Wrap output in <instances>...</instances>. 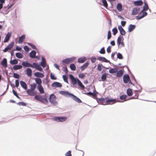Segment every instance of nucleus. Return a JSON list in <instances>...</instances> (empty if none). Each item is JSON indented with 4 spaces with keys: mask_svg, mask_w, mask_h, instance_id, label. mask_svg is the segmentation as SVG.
<instances>
[{
    "mask_svg": "<svg viewBox=\"0 0 156 156\" xmlns=\"http://www.w3.org/2000/svg\"><path fill=\"white\" fill-rule=\"evenodd\" d=\"M147 14V13L146 12H144L142 11L141 12L140 14L137 16L138 19H140L144 17Z\"/></svg>",
    "mask_w": 156,
    "mask_h": 156,
    "instance_id": "f8f14e48",
    "label": "nucleus"
},
{
    "mask_svg": "<svg viewBox=\"0 0 156 156\" xmlns=\"http://www.w3.org/2000/svg\"><path fill=\"white\" fill-rule=\"evenodd\" d=\"M134 3L136 5L140 6L142 5L143 2L142 1L139 0L135 2Z\"/></svg>",
    "mask_w": 156,
    "mask_h": 156,
    "instance_id": "7c9ffc66",
    "label": "nucleus"
},
{
    "mask_svg": "<svg viewBox=\"0 0 156 156\" xmlns=\"http://www.w3.org/2000/svg\"><path fill=\"white\" fill-rule=\"evenodd\" d=\"M16 56L17 58H22L23 57L22 54L20 52L16 53Z\"/></svg>",
    "mask_w": 156,
    "mask_h": 156,
    "instance_id": "ea45409f",
    "label": "nucleus"
},
{
    "mask_svg": "<svg viewBox=\"0 0 156 156\" xmlns=\"http://www.w3.org/2000/svg\"><path fill=\"white\" fill-rule=\"evenodd\" d=\"M35 80L36 83L37 84V89L40 94H42L44 93V88L41 85L42 80L39 78H36Z\"/></svg>",
    "mask_w": 156,
    "mask_h": 156,
    "instance_id": "7ed1b4c3",
    "label": "nucleus"
},
{
    "mask_svg": "<svg viewBox=\"0 0 156 156\" xmlns=\"http://www.w3.org/2000/svg\"><path fill=\"white\" fill-rule=\"evenodd\" d=\"M135 26L133 25H130L128 28V30L129 32H131L135 28Z\"/></svg>",
    "mask_w": 156,
    "mask_h": 156,
    "instance_id": "a878e982",
    "label": "nucleus"
},
{
    "mask_svg": "<svg viewBox=\"0 0 156 156\" xmlns=\"http://www.w3.org/2000/svg\"><path fill=\"white\" fill-rule=\"evenodd\" d=\"M99 60H102L104 62H107V59H106L105 58L103 57H99Z\"/></svg>",
    "mask_w": 156,
    "mask_h": 156,
    "instance_id": "4d7b16f0",
    "label": "nucleus"
},
{
    "mask_svg": "<svg viewBox=\"0 0 156 156\" xmlns=\"http://www.w3.org/2000/svg\"><path fill=\"white\" fill-rule=\"evenodd\" d=\"M56 97L54 94H52L51 95L49 100L50 102L52 104L55 105L57 103V102L56 101Z\"/></svg>",
    "mask_w": 156,
    "mask_h": 156,
    "instance_id": "1a4fd4ad",
    "label": "nucleus"
},
{
    "mask_svg": "<svg viewBox=\"0 0 156 156\" xmlns=\"http://www.w3.org/2000/svg\"><path fill=\"white\" fill-rule=\"evenodd\" d=\"M130 80L129 75L128 74H125L123 76V82L125 83H127Z\"/></svg>",
    "mask_w": 156,
    "mask_h": 156,
    "instance_id": "ddd939ff",
    "label": "nucleus"
},
{
    "mask_svg": "<svg viewBox=\"0 0 156 156\" xmlns=\"http://www.w3.org/2000/svg\"><path fill=\"white\" fill-rule=\"evenodd\" d=\"M63 78V80L64 81L67 83H68V78L66 75H63L62 76Z\"/></svg>",
    "mask_w": 156,
    "mask_h": 156,
    "instance_id": "de8ad7c7",
    "label": "nucleus"
},
{
    "mask_svg": "<svg viewBox=\"0 0 156 156\" xmlns=\"http://www.w3.org/2000/svg\"><path fill=\"white\" fill-rule=\"evenodd\" d=\"M122 39V37L121 36H119L118 37L117 39V44L118 46H119L121 43V41Z\"/></svg>",
    "mask_w": 156,
    "mask_h": 156,
    "instance_id": "e433bc0d",
    "label": "nucleus"
},
{
    "mask_svg": "<svg viewBox=\"0 0 156 156\" xmlns=\"http://www.w3.org/2000/svg\"><path fill=\"white\" fill-rule=\"evenodd\" d=\"M22 66L25 67H30L32 68H34L40 71H42V69L41 66L35 62H34L33 65L30 63L26 62H23L22 64Z\"/></svg>",
    "mask_w": 156,
    "mask_h": 156,
    "instance_id": "f257e3e1",
    "label": "nucleus"
},
{
    "mask_svg": "<svg viewBox=\"0 0 156 156\" xmlns=\"http://www.w3.org/2000/svg\"><path fill=\"white\" fill-rule=\"evenodd\" d=\"M127 94L128 96H131L133 94V92L132 90L130 88H129L127 90Z\"/></svg>",
    "mask_w": 156,
    "mask_h": 156,
    "instance_id": "473e14b6",
    "label": "nucleus"
},
{
    "mask_svg": "<svg viewBox=\"0 0 156 156\" xmlns=\"http://www.w3.org/2000/svg\"><path fill=\"white\" fill-rule=\"evenodd\" d=\"M85 76L83 74H79V77L81 78H83Z\"/></svg>",
    "mask_w": 156,
    "mask_h": 156,
    "instance_id": "69168bd1",
    "label": "nucleus"
},
{
    "mask_svg": "<svg viewBox=\"0 0 156 156\" xmlns=\"http://www.w3.org/2000/svg\"><path fill=\"white\" fill-rule=\"evenodd\" d=\"M13 76L14 77L17 79L19 78L20 77L19 75L17 73H14L13 74Z\"/></svg>",
    "mask_w": 156,
    "mask_h": 156,
    "instance_id": "5fc2aeb1",
    "label": "nucleus"
},
{
    "mask_svg": "<svg viewBox=\"0 0 156 156\" xmlns=\"http://www.w3.org/2000/svg\"><path fill=\"white\" fill-rule=\"evenodd\" d=\"M60 93L61 94L63 95L66 97H71L73 95V94L69 93L67 91H60Z\"/></svg>",
    "mask_w": 156,
    "mask_h": 156,
    "instance_id": "9b49d317",
    "label": "nucleus"
},
{
    "mask_svg": "<svg viewBox=\"0 0 156 156\" xmlns=\"http://www.w3.org/2000/svg\"><path fill=\"white\" fill-rule=\"evenodd\" d=\"M122 6L121 3H118L117 5V9L119 12L122 10Z\"/></svg>",
    "mask_w": 156,
    "mask_h": 156,
    "instance_id": "2f4dec72",
    "label": "nucleus"
},
{
    "mask_svg": "<svg viewBox=\"0 0 156 156\" xmlns=\"http://www.w3.org/2000/svg\"><path fill=\"white\" fill-rule=\"evenodd\" d=\"M124 70H120L119 71H117L116 74V76L118 77H120L122 76L123 74Z\"/></svg>",
    "mask_w": 156,
    "mask_h": 156,
    "instance_id": "dca6fc26",
    "label": "nucleus"
},
{
    "mask_svg": "<svg viewBox=\"0 0 156 156\" xmlns=\"http://www.w3.org/2000/svg\"><path fill=\"white\" fill-rule=\"evenodd\" d=\"M111 46H109L108 47V48H107V51L108 53H109L111 52Z\"/></svg>",
    "mask_w": 156,
    "mask_h": 156,
    "instance_id": "e2e57ef3",
    "label": "nucleus"
},
{
    "mask_svg": "<svg viewBox=\"0 0 156 156\" xmlns=\"http://www.w3.org/2000/svg\"><path fill=\"white\" fill-rule=\"evenodd\" d=\"M15 85L16 87H17L19 85V81L18 80H16L15 81Z\"/></svg>",
    "mask_w": 156,
    "mask_h": 156,
    "instance_id": "680f3d73",
    "label": "nucleus"
},
{
    "mask_svg": "<svg viewBox=\"0 0 156 156\" xmlns=\"http://www.w3.org/2000/svg\"><path fill=\"white\" fill-rule=\"evenodd\" d=\"M63 71L66 73H67L68 72V70L67 69L66 67H63Z\"/></svg>",
    "mask_w": 156,
    "mask_h": 156,
    "instance_id": "052dcab7",
    "label": "nucleus"
},
{
    "mask_svg": "<svg viewBox=\"0 0 156 156\" xmlns=\"http://www.w3.org/2000/svg\"><path fill=\"white\" fill-rule=\"evenodd\" d=\"M27 44L28 45L30 46L33 49L35 50L37 49V48H36V46L33 44L31 43H28Z\"/></svg>",
    "mask_w": 156,
    "mask_h": 156,
    "instance_id": "c03bdc74",
    "label": "nucleus"
},
{
    "mask_svg": "<svg viewBox=\"0 0 156 156\" xmlns=\"http://www.w3.org/2000/svg\"><path fill=\"white\" fill-rule=\"evenodd\" d=\"M127 96L126 95H123L121 96L120 97V99L122 100H124L125 101L126 99Z\"/></svg>",
    "mask_w": 156,
    "mask_h": 156,
    "instance_id": "37998d69",
    "label": "nucleus"
},
{
    "mask_svg": "<svg viewBox=\"0 0 156 156\" xmlns=\"http://www.w3.org/2000/svg\"><path fill=\"white\" fill-rule=\"evenodd\" d=\"M75 60V58H66L63 59L62 61V62L63 63L66 64H68L73 62Z\"/></svg>",
    "mask_w": 156,
    "mask_h": 156,
    "instance_id": "39448f33",
    "label": "nucleus"
},
{
    "mask_svg": "<svg viewBox=\"0 0 156 156\" xmlns=\"http://www.w3.org/2000/svg\"><path fill=\"white\" fill-rule=\"evenodd\" d=\"M77 83L79 86L80 87L82 88L83 89L85 88L83 84L79 80H78V82Z\"/></svg>",
    "mask_w": 156,
    "mask_h": 156,
    "instance_id": "c9c22d12",
    "label": "nucleus"
},
{
    "mask_svg": "<svg viewBox=\"0 0 156 156\" xmlns=\"http://www.w3.org/2000/svg\"><path fill=\"white\" fill-rule=\"evenodd\" d=\"M24 50L26 51H28L29 50V49L28 48V47L27 46H25L24 47Z\"/></svg>",
    "mask_w": 156,
    "mask_h": 156,
    "instance_id": "0e129e2a",
    "label": "nucleus"
},
{
    "mask_svg": "<svg viewBox=\"0 0 156 156\" xmlns=\"http://www.w3.org/2000/svg\"><path fill=\"white\" fill-rule=\"evenodd\" d=\"M22 68V66L20 65H16L13 66V69L14 70H17Z\"/></svg>",
    "mask_w": 156,
    "mask_h": 156,
    "instance_id": "bb28decb",
    "label": "nucleus"
},
{
    "mask_svg": "<svg viewBox=\"0 0 156 156\" xmlns=\"http://www.w3.org/2000/svg\"><path fill=\"white\" fill-rule=\"evenodd\" d=\"M27 94L30 96H33L36 95L37 94V91L31 89H28L27 90Z\"/></svg>",
    "mask_w": 156,
    "mask_h": 156,
    "instance_id": "0eeeda50",
    "label": "nucleus"
},
{
    "mask_svg": "<svg viewBox=\"0 0 156 156\" xmlns=\"http://www.w3.org/2000/svg\"><path fill=\"white\" fill-rule=\"evenodd\" d=\"M72 96L73 97V99L79 103L82 102L76 96L73 94Z\"/></svg>",
    "mask_w": 156,
    "mask_h": 156,
    "instance_id": "393cba45",
    "label": "nucleus"
},
{
    "mask_svg": "<svg viewBox=\"0 0 156 156\" xmlns=\"http://www.w3.org/2000/svg\"><path fill=\"white\" fill-rule=\"evenodd\" d=\"M14 45V42H12L7 47L5 48L3 51L4 52H7L8 50H10L13 46Z\"/></svg>",
    "mask_w": 156,
    "mask_h": 156,
    "instance_id": "9d476101",
    "label": "nucleus"
},
{
    "mask_svg": "<svg viewBox=\"0 0 156 156\" xmlns=\"http://www.w3.org/2000/svg\"><path fill=\"white\" fill-rule=\"evenodd\" d=\"M42 61L41 63V66L43 67H45L46 66L45 59L43 57L42 58Z\"/></svg>",
    "mask_w": 156,
    "mask_h": 156,
    "instance_id": "b1692460",
    "label": "nucleus"
},
{
    "mask_svg": "<svg viewBox=\"0 0 156 156\" xmlns=\"http://www.w3.org/2000/svg\"><path fill=\"white\" fill-rule=\"evenodd\" d=\"M10 63L12 65H15L18 63V61L16 59L11 60L10 62Z\"/></svg>",
    "mask_w": 156,
    "mask_h": 156,
    "instance_id": "58836bf2",
    "label": "nucleus"
},
{
    "mask_svg": "<svg viewBox=\"0 0 156 156\" xmlns=\"http://www.w3.org/2000/svg\"><path fill=\"white\" fill-rule=\"evenodd\" d=\"M116 99H108L106 98V100L105 102V104L103 103V105L113 104L116 103Z\"/></svg>",
    "mask_w": 156,
    "mask_h": 156,
    "instance_id": "6e6552de",
    "label": "nucleus"
},
{
    "mask_svg": "<svg viewBox=\"0 0 156 156\" xmlns=\"http://www.w3.org/2000/svg\"><path fill=\"white\" fill-rule=\"evenodd\" d=\"M71 153V151H69L66 154V156H72Z\"/></svg>",
    "mask_w": 156,
    "mask_h": 156,
    "instance_id": "13d9d810",
    "label": "nucleus"
},
{
    "mask_svg": "<svg viewBox=\"0 0 156 156\" xmlns=\"http://www.w3.org/2000/svg\"><path fill=\"white\" fill-rule=\"evenodd\" d=\"M102 65H98L97 69L100 71H101L102 69Z\"/></svg>",
    "mask_w": 156,
    "mask_h": 156,
    "instance_id": "3c124183",
    "label": "nucleus"
},
{
    "mask_svg": "<svg viewBox=\"0 0 156 156\" xmlns=\"http://www.w3.org/2000/svg\"><path fill=\"white\" fill-rule=\"evenodd\" d=\"M18 105H22L24 106H25L26 105V104L25 103L22 102H18Z\"/></svg>",
    "mask_w": 156,
    "mask_h": 156,
    "instance_id": "603ef678",
    "label": "nucleus"
},
{
    "mask_svg": "<svg viewBox=\"0 0 156 156\" xmlns=\"http://www.w3.org/2000/svg\"><path fill=\"white\" fill-rule=\"evenodd\" d=\"M112 31L113 32V34L115 35L118 32V30L116 28H114L112 30Z\"/></svg>",
    "mask_w": 156,
    "mask_h": 156,
    "instance_id": "49530a36",
    "label": "nucleus"
},
{
    "mask_svg": "<svg viewBox=\"0 0 156 156\" xmlns=\"http://www.w3.org/2000/svg\"><path fill=\"white\" fill-rule=\"evenodd\" d=\"M109 72L110 73H115L117 72V69L116 68H111L109 70Z\"/></svg>",
    "mask_w": 156,
    "mask_h": 156,
    "instance_id": "c85d7f7f",
    "label": "nucleus"
},
{
    "mask_svg": "<svg viewBox=\"0 0 156 156\" xmlns=\"http://www.w3.org/2000/svg\"><path fill=\"white\" fill-rule=\"evenodd\" d=\"M96 58H91V61L92 63H94L95 62Z\"/></svg>",
    "mask_w": 156,
    "mask_h": 156,
    "instance_id": "338daca9",
    "label": "nucleus"
},
{
    "mask_svg": "<svg viewBox=\"0 0 156 156\" xmlns=\"http://www.w3.org/2000/svg\"><path fill=\"white\" fill-rule=\"evenodd\" d=\"M20 84L21 87L25 90L27 89V87L26 83L24 81H20Z\"/></svg>",
    "mask_w": 156,
    "mask_h": 156,
    "instance_id": "5701e85b",
    "label": "nucleus"
},
{
    "mask_svg": "<svg viewBox=\"0 0 156 156\" xmlns=\"http://www.w3.org/2000/svg\"><path fill=\"white\" fill-rule=\"evenodd\" d=\"M70 68L73 71H75L76 70V66L74 64H71L70 65Z\"/></svg>",
    "mask_w": 156,
    "mask_h": 156,
    "instance_id": "4c0bfd02",
    "label": "nucleus"
},
{
    "mask_svg": "<svg viewBox=\"0 0 156 156\" xmlns=\"http://www.w3.org/2000/svg\"><path fill=\"white\" fill-rule=\"evenodd\" d=\"M140 11L139 8H135L133 9L132 10V14L135 15L137 14Z\"/></svg>",
    "mask_w": 156,
    "mask_h": 156,
    "instance_id": "a211bd4d",
    "label": "nucleus"
},
{
    "mask_svg": "<svg viewBox=\"0 0 156 156\" xmlns=\"http://www.w3.org/2000/svg\"><path fill=\"white\" fill-rule=\"evenodd\" d=\"M118 28L119 30L121 35H124L126 34V32L121 26H119Z\"/></svg>",
    "mask_w": 156,
    "mask_h": 156,
    "instance_id": "f3484780",
    "label": "nucleus"
},
{
    "mask_svg": "<svg viewBox=\"0 0 156 156\" xmlns=\"http://www.w3.org/2000/svg\"><path fill=\"white\" fill-rule=\"evenodd\" d=\"M54 121H56L58 122H63L65 121L67 119V118L66 117H55L53 118Z\"/></svg>",
    "mask_w": 156,
    "mask_h": 156,
    "instance_id": "20e7f679",
    "label": "nucleus"
},
{
    "mask_svg": "<svg viewBox=\"0 0 156 156\" xmlns=\"http://www.w3.org/2000/svg\"><path fill=\"white\" fill-rule=\"evenodd\" d=\"M36 52L35 51L33 50L30 54V56L31 58H34L36 54Z\"/></svg>",
    "mask_w": 156,
    "mask_h": 156,
    "instance_id": "cd10ccee",
    "label": "nucleus"
},
{
    "mask_svg": "<svg viewBox=\"0 0 156 156\" xmlns=\"http://www.w3.org/2000/svg\"><path fill=\"white\" fill-rule=\"evenodd\" d=\"M52 86L53 87H61L62 86V85L60 83L55 82L52 83Z\"/></svg>",
    "mask_w": 156,
    "mask_h": 156,
    "instance_id": "2eb2a0df",
    "label": "nucleus"
},
{
    "mask_svg": "<svg viewBox=\"0 0 156 156\" xmlns=\"http://www.w3.org/2000/svg\"><path fill=\"white\" fill-rule=\"evenodd\" d=\"M25 38V35H22L19 38L18 43H22L24 41Z\"/></svg>",
    "mask_w": 156,
    "mask_h": 156,
    "instance_id": "4be33fe9",
    "label": "nucleus"
},
{
    "mask_svg": "<svg viewBox=\"0 0 156 156\" xmlns=\"http://www.w3.org/2000/svg\"><path fill=\"white\" fill-rule=\"evenodd\" d=\"M106 75L105 74H103L101 77V79L103 81H105V80H106Z\"/></svg>",
    "mask_w": 156,
    "mask_h": 156,
    "instance_id": "a18cd8bd",
    "label": "nucleus"
},
{
    "mask_svg": "<svg viewBox=\"0 0 156 156\" xmlns=\"http://www.w3.org/2000/svg\"><path fill=\"white\" fill-rule=\"evenodd\" d=\"M70 79L71 80V83L73 85H74L76 84L78 82V80H79L77 78H75L73 76L70 74L69 75Z\"/></svg>",
    "mask_w": 156,
    "mask_h": 156,
    "instance_id": "423d86ee",
    "label": "nucleus"
},
{
    "mask_svg": "<svg viewBox=\"0 0 156 156\" xmlns=\"http://www.w3.org/2000/svg\"><path fill=\"white\" fill-rule=\"evenodd\" d=\"M117 58L120 59H122L123 58V57L121 54L119 53L117 54Z\"/></svg>",
    "mask_w": 156,
    "mask_h": 156,
    "instance_id": "bf43d9fd",
    "label": "nucleus"
},
{
    "mask_svg": "<svg viewBox=\"0 0 156 156\" xmlns=\"http://www.w3.org/2000/svg\"><path fill=\"white\" fill-rule=\"evenodd\" d=\"M26 74L28 76L30 77L32 75V70L30 68H27L26 70Z\"/></svg>",
    "mask_w": 156,
    "mask_h": 156,
    "instance_id": "6ab92c4d",
    "label": "nucleus"
},
{
    "mask_svg": "<svg viewBox=\"0 0 156 156\" xmlns=\"http://www.w3.org/2000/svg\"><path fill=\"white\" fill-rule=\"evenodd\" d=\"M89 63L88 62H86L81 67V69L82 70H84L88 65Z\"/></svg>",
    "mask_w": 156,
    "mask_h": 156,
    "instance_id": "f704fd0d",
    "label": "nucleus"
},
{
    "mask_svg": "<svg viewBox=\"0 0 156 156\" xmlns=\"http://www.w3.org/2000/svg\"><path fill=\"white\" fill-rule=\"evenodd\" d=\"M48 97L46 94H45L43 96L36 94L34 97V98L36 100L39 101L41 103H47L48 102L47 100Z\"/></svg>",
    "mask_w": 156,
    "mask_h": 156,
    "instance_id": "f03ea898",
    "label": "nucleus"
},
{
    "mask_svg": "<svg viewBox=\"0 0 156 156\" xmlns=\"http://www.w3.org/2000/svg\"><path fill=\"white\" fill-rule=\"evenodd\" d=\"M50 77L51 78L52 80H55L56 79V78L55 77L54 75L52 74V73H51L50 74Z\"/></svg>",
    "mask_w": 156,
    "mask_h": 156,
    "instance_id": "6e6d98bb",
    "label": "nucleus"
},
{
    "mask_svg": "<svg viewBox=\"0 0 156 156\" xmlns=\"http://www.w3.org/2000/svg\"><path fill=\"white\" fill-rule=\"evenodd\" d=\"M106 100V98H101L99 99L98 100L101 102V103L103 105V103L105 104V102Z\"/></svg>",
    "mask_w": 156,
    "mask_h": 156,
    "instance_id": "a19ab883",
    "label": "nucleus"
},
{
    "mask_svg": "<svg viewBox=\"0 0 156 156\" xmlns=\"http://www.w3.org/2000/svg\"><path fill=\"white\" fill-rule=\"evenodd\" d=\"M11 33L8 32L6 35L5 38L4 40V42H7L9 40L11 36Z\"/></svg>",
    "mask_w": 156,
    "mask_h": 156,
    "instance_id": "4468645a",
    "label": "nucleus"
},
{
    "mask_svg": "<svg viewBox=\"0 0 156 156\" xmlns=\"http://www.w3.org/2000/svg\"><path fill=\"white\" fill-rule=\"evenodd\" d=\"M86 59L85 57L80 58H78V62L80 63H83L85 61Z\"/></svg>",
    "mask_w": 156,
    "mask_h": 156,
    "instance_id": "c756f323",
    "label": "nucleus"
},
{
    "mask_svg": "<svg viewBox=\"0 0 156 156\" xmlns=\"http://www.w3.org/2000/svg\"><path fill=\"white\" fill-rule=\"evenodd\" d=\"M126 23V22L125 21H122L121 22V24L124 27L125 26Z\"/></svg>",
    "mask_w": 156,
    "mask_h": 156,
    "instance_id": "774afa93",
    "label": "nucleus"
},
{
    "mask_svg": "<svg viewBox=\"0 0 156 156\" xmlns=\"http://www.w3.org/2000/svg\"><path fill=\"white\" fill-rule=\"evenodd\" d=\"M1 65L5 68L7 66V61L6 58H4L1 63Z\"/></svg>",
    "mask_w": 156,
    "mask_h": 156,
    "instance_id": "412c9836",
    "label": "nucleus"
},
{
    "mask_svg": "<svg viewBox=\"0 0 156 156\" xmlns=\"http://www.w3.org/2000/svg\"><path fill=\"white\" fill-rule=\"evenodd\" d=\"M100 53L101 54H104L105 53V50L104 48H102L100 51Z\"/></svg>",
    "mask_w": 156,
    "mask_h": 156,
    "instance_id": "864d4df0",
    "label": "nucleus"
},
{
    "mask_svg": "<svg viewBox=\"0 0 156 156\" xmlns=\"http://www.w3.org/2000/svg\"><path fill=\"white\" fill-rule=\"evenodd\" d=\"M35 76L38 77L42 78L44 76V75L41 73L37 72L34 73Z\"/></svg>",
    "mask_w": 156,
    "mask_h": 156,
    "instance_id": "aec40b11",
    "label": "nucleus"
},
{
    "mask_svg": "<svg viewBox=\"0 0 156 156\" xmlns=\"http://www.w3.org/2000/svg\"><path fill=\"white\" fill-rule=\"evenodd\" d=\"M37 87L36 84L34 83L30 85V89L35 90Z\"/></svg>",
    "mask_w": 156,
    "mask_h": 156,
    "instance_id": "72a5a7b5",
    "label": "nucleus"
},
{
    "mask_svg": "<svg viewBox=\"0 0 156 156\" xmlns=\"http://www.w3.org/2000/svg\"><path fill=\"white\" fill-rule=\"evenodd\" d=\"M111 37V33L110 31H109L108 33L107 38L108 39H110Z\"/></svg>",
    "mask_w": 156,
    "mask_h": 156,
    "instance_id": "09e8293b",
    "label": "nucleus"
},
{
    "mask_svg": "<svg viewBox=\"0 0 156 156\" xmlns=\"http://www.w3.org/2000/svg\"><path fill=\"white\" fill-rule=\"evenodd\" d=\"M102 2L103 4V5L106 8L108 6V4L106 0H102Z\"/></svg>",
    "mask_w": 156,
    "mask_h": 156,
    "instance_id": "79ce46f5",
    "label": "nucleus"
},
{
    "mask_svg": "<svg viewBox=\"0 0 156 156\" xmlns=\"http://www.w3.org/2000/svg\"><path fill=\"white\" fill-rule=\"evenodd\" d=\"M148 8L147 5L145 3L144 6L143 10L146 11L148 10Z\"/></svg>",
    "mask_w": 156,
    "mask_h": 156,
    "instance_id": "8fccbe9b",
    "label": "nucleus"
}]
</instances>
